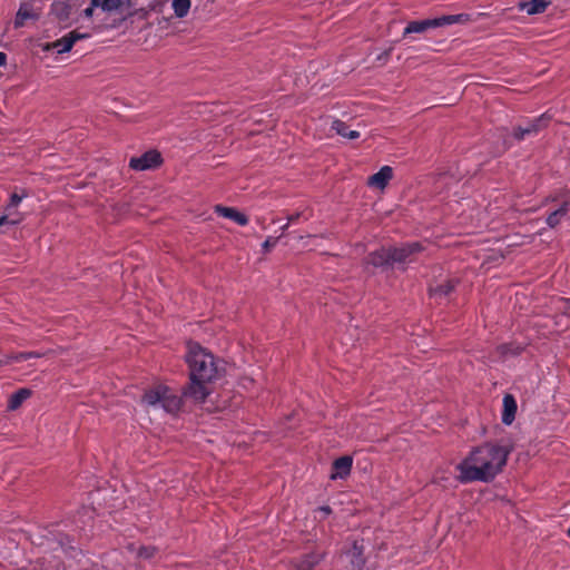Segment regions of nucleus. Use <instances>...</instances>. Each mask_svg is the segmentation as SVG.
<instances>
[{
    "instance_id": "nucleus-1",
    "label": "nucleus",
    "mask_w": 570,
    "mask_h": 570,
    "mask_svg": "<svg viewBox=\"0 0 570 570\" xmlns=\"http://www.w3.org/2000/svg\"><path fill=\"white\" fill-rule=\"evenodd\" d=\"M510 450L497 442H487L473 448L456 470L461 483L491 482L507 464Z\"/></svg>"
},
{
    "instance_id": "nucleus-2",
    "label": "nucleus",
    "mask_w": 570,
    "mask_h": 570,
    "mask_svg": "<svg viewBox=\"0 0 570 570\" xmlns=\"http://www.w3.org/2000/svg\"><path fill=\"white\" fill-rule=\"evenodd\" d=\"M186 362L189 370V385L184 395L195 401L204 402L209 395L207 383L219 377L220 367L216 357L200 344L189 342L187 345Z\"/></svg>"
},
{
    "instance_id": "nucleus-3",
    "label": "nucleus",
    "mask_w": 570,
    "mask_h": 570,
    "mask_svg": "<svg viewBox=\"0 0 570 570\" xmlns=\"http://www.w3.org/2000/svg\"><path fill=\"white\" fill-rule=\"evenodd\" d=\"M141 403L147 409H161L166 413L175 415L181 410L183 395L165 384H156L144 393Z\"/></svg>"
},
{
    "instance_id": "nucleus-4",
    "label": "nucleus",
    "mask_w": 570,
    "mask_h": 570,
    "mask_svg": "<svg viewBox=\"0 0 570 570\" xmlns=\"http://www.w3.org/2000/svg\"><path fill=\"white\" fill-rule=\"evenodd\" d=\"M468 21H470V16L468 13L444 14L433 19L410 21L403 30V38H406L411 33H423L429 29L441 28L455 23H465Z\"/></svg>"
},
{
    "instance_id": "nucleus-5",
    "label": "nucleus",
    "mask_w": 570,
    "mask_h": 570,
    "mask_svg": "<svg viewBox=\"0 0 570 570\" xmlns=\"http://www.w3.org/2000/svg\"><path fill=\"white\" fill-rule=\"evenodd\" d=\"M549 118L544 115L528 120L527 122L517 126L513 129V138L518 141L524 140L530 137L537 136L543 128L547 127Z\"/></svg>"
},
{
    "instance_id": "nucleus-6",
    "label": "nucleus",
    "mask_w": 570,
    "mask_h": 570,
    "mask_svg": "<svg viewBox=\"0 0 570 570\" xmlns=\"http://www.w3.org/2000/svg\"><path fill=\"white\" fill-rule=\"evenodd\" d=\"M163 163L159 151L151 149L142 154L140 157H134L129 161V167L134 170L153 169Z\"/></svg>"
},
{
    "instance_id": "nucleus-7",
    "label": "nucleus",
    "mask_w": 570,
    "mask_h": 570,
    "mask_svg": "<svg viewBox=\"0 0 570 570\" xmlns=\"http://www.w3.org/2000/svg\"><path fill=\"white\" fill-rule=\"evenodd\" d=\"M553 202L560 200V206L547 217V225L550 228L557 227L563 219L570 218V194L562 197L556 196L551 198Z\"/></svg>"
},
{
    "instance_id": "nucleus-8",
    "label": "nucleus",
    "mask_w": 570,
    "mask_h": 570,
    "mask_svg": "<svg viewBox=\"0 0 570 570\" xmlns=\"http://www.w3.org/2000/svg\"><path fill=\"white\" fill-rule=\"evenodd\" d=\"M28 196L26 190H22L21 194L17 191L12 193L9 199L8 205L6 206L7 215L0 216V227L6 225H17L21 222V217L18 213H12L11 209L17 208L23 198Z\"/></svg>"
},
{
    "instance_id": "nucleus-9",
    "label": "nucleus",
    "mask_w": 570,
    "mask_h": 570,
    "mask_svg": "<svg viewBox=\"0 0 570 570\" xmlns=\"http://www.w3.org/2000/svg\"><path fill=\"white\" fill-rule=\"evenodd\" d=\"M391 261L393 264H402L410 262L411 256L422 250V245L419 242L407 243L400 247H389Z\"/></svg>"
},
{
    "instance_id": "nucleus-10",
    "label": "nucleus",
    "mask_w": 570,
    "mask_h": 570,
    "mask_svg": "<svg viewBox=\"0 0 570 570\" xmlns=\"http://www.w3.org/2000/svg\"><path fill=\"white\" fill-rule=\"evenodd\" d=\"M88 35L80 33L76 30L68 32L60 39H57L50 45V48L56 50L57 53H65L71 50L76 41L87 38Z\"/></svg>"
},
{
    "instance_id": "nucleus-11",
    "label": "nucleus",
    "mask_w": 570,
    "mask_h": 570,
    "mask_svg": "<svg viewBox=\"0 0 570 570\" xmlns=\"http://www.w3.org/2000/svg\"><path fill=\"white\" fill-rule=\"evenodd\" d=\"M365 263L377 268H386L392 266L390 249L381 247L380 249L370 253L365 257Z\"/></svg>"
},
{
    "instance_id": "nucleus-12",
    "label": "nucleus",
    "mask_w": 570,
    "mask_h": 570,
    "mask_svg": "<svg viewBox=\"0 0 570 570\" xmlns=\"http://www.w3.org/2000/svg\"><path fill=\"white\" fill-rule=\"evenodd\" d=\"M324 557V553L313 551L295 559L292 564L294 570H313Z\"/></svg>"
},
{
    "instance_id": "nucleus-13",
    "label": "nucleus",
    "mask_w": 570,
    "mask_h": 570,
    "mask_svg": "<svg viewBox=\"0 0 570 570\" xmlns=\"http://www.w3.org/2000/svg\"><path fill=\"white\" fill-rule=\"evenodd\" d=\"M353 464V459L348 455L341 456L332 463L331 479H345L350 473Z\"/></svg>"
},
{
    "instance_id": "nucleus-14",
    "label": "nucleus",
    "mask_w": 570,
    "mask_h": 570,
    "mask_svg": "<svg viewBox=\"0 0 570 570\" xmlns=\"http://www.w3.org/2000/svg\"><path fill=\"white\" fill-rule=\"evenodd\" d=\"M346 554L350 558L348 570H362L364 568L365 558L362 543L354 541Z\"/></svg>"
},
{
    "instance_id": "nucleus-15",
    "label": "nucleus",
    "mask_w": 570,
    "mask_h": 570,
    "mask_svg": "<svg viewBox=\"0 0 570 570\" xmlns=\"http://www.w3.org/2000/svg\"><path fill=\"white\" fill-rule=\"evenodd\" d=\"M393 177V169L390 166H383L381 169L374 175L368 177V186L376 187L379 189H384L389 181Z\"/></svg>"
},
{
    "instance_id": "nucleus-16",
    "label": "nucleus",
    "mask_w": 570,
    "mask_h": 570,
    "mask_svg": "<svg viewBox=\"0 0 570 570\" xmlns=\"http://www.w3.org/2000/svg\"><path fill=\"white\" fill-rule=\"evenodd\" d=\"M502 405L503 410L501 420L505 425H510L514 421L518 410L514 396L511 394H505L503 396Z\"/></svg>"
},
{
    "instance_id": "nucleus-17",
    "label": "nucleus",
    "mask_w": 570,
    "mask_h": 570,
    "mask_svg": "<svg viewBox=\"0 0 570 570\" xmlns=\"http://www.w3.org/2000/svg\"><path fill=\"white\" fill-rule=\"evenodd\" d=\"M215 212L219 216H222L224 218H228V219L235 222L239 226H246L248 224L247 216L233 207H225L222 205H217L215 207Z\"/></svg>"
},
{
    "instance_id": "nucleus-18",
    "label": "nucleus",
    "mask_w": 570,
    "mask_h": 570,
    "mask_svg": "<svg viewBox=\"0 0 570 570\" xmlns=\"http://www.w3.org/2000/svg\"><path fill=\"white\" fill-rule=\"evenodd\" d=\"M455 282L453 279H448L442 284L430 287V296L435 299H445L455 288Z\"/></svg>"
},
{
    "instance_id": "nucleus-19",
    "label": "nucleus",
    "mask_w": 570,
    "mask_h": 570,
    "mask_svg": "<svg viewBox=\"0 0 570 570\" xmlns=\"http://www.w3.org/2000/svg\"><path fill=\"white\" fill-rule=\"evenodd\" d=\"M32 392L29 389L22 387L10 395L8 400V410L16 411L22 403L31 396Z\"/></svg>"
},
{
    "instance_id": "nucleus-20",
    "label": "nucleus",
    "mask_w": 570,
    "mask_h": 570,
    "mask_svg": "<svg viewBox=\"0 0 570 570\" xmlns=\"http://www.w3.org/2000/svg\"><path fill=\"white\" fill-rule=\"evenodd\" d=\"M129 3V0H91L92 7H99L107 12L117 11Z\"/></svg>"
},
{
    "instance_id": "nucleus-21",
    "label": "nucleus",
    "mask_w": 570,
    "mask_h": 570,
    "mask_svg": "<svg viewBox=\"0 0 570 570\" xmlns=\"http://www.w3.org/2000/svg\"><path fill=\"white\" fill-rule=\"evenodd\" d=\"M332 129L335 130L337 135L351 140L357 139L360 137L358 131L350 129V127L344 121L338 119L333 121Z\"/></svg>"
},
{
    "instance_id": "nucleus-22",
    "label": "nucleus",
    "mask_w": 570,
    "mask_h": 570,
    "mask_svg": "<svg viewBox=\"0 0 570 570\" xmlns=\"http://www.w3.org/2000/svg\"><path fill=\"white\" fill-rule=\"evenodd\" d=\"M549 4L550 2L547 0H530L523 3L522 9H524L528 14L533 16L544 12Z\"/></svg>"
},
{
    "instance_id": "nucleus-23",
    "label": "nucleus",
    "mask_w": 570,
    "mask_h": 570,
    "mask_svg": "<svg viewBox=\"0 0 570 570\" xmlns=\"http://www.w3.org/2000/svg\"><path fill=\"white\" fill-rule=\"evenodd\" d=\"M37 14L28 4H21L14 20L16 27H22L28 19H36Z\"/></svg>"
},
{
    "instance_id": "nucleus-24",
    "label": "nucleus",
    "mask_w": 570,
    "mask_h": 570,
    "mask_svg": "<svg viewBox=\"0 0 570 570\" xmlns=\"http://www.w3.org/2000/svg\"><path fill=\"white\" fill-rule=\"evenodd\" d=\"M524 351V345L520 343H505L498 347V352L502 356H517Z\"/></svg>"
},
{
    "instance_id": "nucleus-25",
    "label": "nucleus",
    "mask_w": 570,
    "mask_h": 570,
    "mask_svg": "<svg viewBox=\"0 0 570 570\" xmlns=\"http://www.w3.org/2000/svg\"><path fill=\"white\" fill-rule=\"evenodd\" d=\"M171 7L176 17L184 18L190 9V0H173Z\"/></svg>"
},
{
    "instance_id": "nucleus-26",
    "label": "nucleus",
    "mask_w": 570,
    "mask_h": 570,
    "mask_svg": "<svg viewBox=\"0 0 570 570\" xmlns=\"http://www.w3.org/2000/svg\"><path fill=\"white\" fill-rule=\"evenodd\" d=\"M157 552H158V550H157L156 547H153V546H141V547H139V549L137 551V556L140 559L148 560V559L154 558L157 554Z\"/></svg>"
},
{
    "instance_id": "nucleus-27",
    "label": "nucleus",
    "mask_w": 570,
    "mask_h": 570,
    "mask_svg": "<svg viewBox=\"0 0 570 570\" xmlns=\"http://www.w3.org/2000/svg\"><path fill=\"white\" fill-rule=\"evenodd\" d=\"M278 242L277 237L268 236L265 242L263 243L262 247L265 253L269 252L272 248L276 246Z\"/></svg>"
},
{
    "instance_id": "nucleus-28",
    "label": "nucleus",
    "mask_w": 570,
    "mask_h": 570,
    "mask_svg": "<svg viewBox=\"0 0 570 570\" xmlns=\"http://www.w3.org/2000/svg\"><path fill=\"white\" fill-rule=\"evenodd\" d=\"M9 360L11 362H23L29 358H28L27 352H20V353H16V354H12L11 356H9Z\"/></svg>"
},
{
    "instance_id": "nucleus-29",
    "label": "nucleus",
    "mask_w": 570,
    "mask_h": 570,
    "mask_svg": "<svg viewBox=\"0 0 570 570\" xmlns=\"http://www.w3.org/2000/svg\"><path fill=\"white\" fill-rule=\"evenodd\" d=\"M391 52H392V48L383 51L379 57H377V60H381V61H386L389 59V57L391 56Z\"/></svg>"
},
{
    "instance_id": "nucleus-30",
    "label": "nucleus",
    "mask_w": 570,
    "mask_h": 570,
    "mask_svg": "<svg viewBox=\"0 0 570 570\" xmlns=\"http://www.w3.org/2000/svg\"><path fill=\"white\" fill-rule=\"evenodd\" d=\"M95 8H96V7H92V4L90 3V6L83 10V16H85L86 18H91V17H92V14H94V10H95Z\"/></svg>"
},
{
    "instance_id": "nucleus-31",
    "label": "nucleus",
    "mask_w": 570,
    "mask_h": 570,
    "mask_svg": "<svg viewBox=\"0 0 570 570\" xmlns=\"http://www.w3.org/2000/svg\"><path fill=\"white\" fill-rule=\"evenodd\" d=\"M301 215H302L301 213H296V214H293V215L288 216V218H287L288 219V224L296 223L299 219Z\"/></svg>"
},
{
    "instance_id": "nucleus-32",
    "label": "nucleus",
    "mask_w": 570,
    "mask_h": 570,
    "mask_svg": "<svg viewBox=\"0 0 570 570\" xmlns=\"http://www.w3.org/2000/svg\"><path fill=\"white\" fill-rule=\"evenodd\" d=\"M320 511L324 513V515H328L332 512V509L328 505H323L320 508Z\"/></svg>"
},
{
    "instance_id": "nucleus-33",
    "label": "nucleus",
    "mask_w": 570,
    "mask_h": 570,
    "mask_svg": "<svg viewBox=\"0 0 570 570\" xmlns=\"http://www.w3.org/2000/svg\"><path fill=\"white\" fill-rule=\"evenodd\" d=\"M7 62V55L0 51V67L4 66Z\"/></svg>"
},
{
    "instance_id": "nucleus-34",
    "label": "nucleus",
    "mask_w": 570,
    "mask_h": 570,
    "mask_svg": "<svg viewBox=\"0 0 570 570\" xmlns=\"http://www.w3.org/2000/svg\"><path fill=\"white\" fill-rule=\"evenodd\" d=\"M28 358L40 357L41 354L38 352H27Z\"/></svg>"
},
{
    "instance_id": "nucleus-35",
    "label": "nucleus",
    "mask_w": 570,
    "mask_h": 570,
    "mask_svg": "<svg viewBox=\"0 0 570 570\" xmlns=\"http://www.w3.org/2000/svg\"><path fill=\"white\" fill-rule=\"evenodd\" d=\"M288 223L282 227V230L285 232L288 228Z\"/></svg>"
},
{
    "instance_id": "nucleus-36",
    "label": "nucleus",
    "mask_w": 570,
    "mask_h": 570,
    "mask_svg": "<svg viewBox=\"0 0 570 570\" xmlns=\"http://www.w3.org/2000/svg\"><path fill=\"white\" fill-rule=\"evenodd\" d=\"M567 534L570 537V527L567 530Z\"/></svg>"
}]
</instances>
